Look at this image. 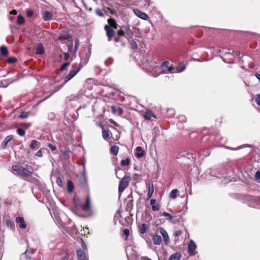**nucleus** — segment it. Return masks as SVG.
<instances>
[{"mask_svg":"<svg viewBox=\"0 0 260 260\" xmlns=\"http://www.w3.org/2000/svg\"><path fill=\"white\" fill-rule=\"evenodd\" d=\"M12 169L16 172L15 174L20 177H30L32 174V168L28 165H26L25 168L19 165H13Z\"/></svg>","mask_w":260,"mask_h":260,"instance_id":"f257e3e1","label":"nucleus"},{"mask_svg":"<svg viewBox=\"0 0 260 260\" xmlns=\"http://www.w3.org/2000/svg\"><path fill=\"white\" fill-rule=\"evenodd\" d=\"M131 181L129 176L125 175L119 182L118 186V191L120 193L122 192L124 190L128 185Z\"/></svg>","mask_w":260,"mask_h":260,"instance_id":"f03ea898","label":"nucleus"},{"mask_svg":"<svg viewBox=\"0 0 260 260\" xmlns=\"http://www.w3.org/2000/svg\"><path fill=\"white\" fill-rule=\"evenodd\" d=\"M82 67V64L80 63L78 67H76L75 64L73 65V69H72L69 74L66 77V82H68L73 78L80 70Z\"/></svg>","mask_w":260,"mask_h":260,"instance_id":"7ed1b4c3","label":"nucleus"},{"mask_svg":"<svg viewBox=\"0 0 260 260\" xmlns=\"http://www.w3.org/2000/svg\"><path fill=\"white\" fill-rule=\"evenodd\" d=\"M161 70L162 72L164 73H167L168 72L170 73H174L175 71H174V68L170 66V62L168 61H164L161 67Z\"/></svg>","mask_w":260,"mask_h":260,"instance_id":"20e7f679","label":"nucleus"},{"mask_svg":"<svg viewBox=\"0 0 260 260\" xmlns=\"http://www.w3.org/2000/svg\"><path fill=\"white\" fill-rule=\"evenodd\" d=\"M104 28L106 32V36L108 37V41H111L112 38L115 35V31L109 25H105Z\"/></svg>","mask_w":260,"mask_h":260,"instance_id":"39448f33","label":"nucleus"},{"mask_svg":"<svg viewBox=\"0 0 260 260\" xmlns=\"http://www.w3.org/2000/svg\"><path fill=\"white\" fill-rule=\"evenodd\" d=\"M197 245L193 240H191L188 245V252L190 255H194L196 253Z\"/></svg>","mask_w":260,"mask_h":260,"instance_id":"423d86ee","label":"nucleus"},{"mask_svg":"<svg viewBox=\"0 0 260 260\" xmlns=\"http://www.w3.org/2000/svg\"><path fill=\"white\" fill-rule=\"evenodd\" d=\"M15 221L20 228L25 229L26 228L27 225L23 217H17Z\"/></svg>","mask_w":260,"mask_h":260,"instance_id":"0eeeda50","label":"nucleus"},{"mask_svg":"<svg viewBox=\"0 0 260 260\" xmlns=\"http://www.w3.org/2000/svg\"><path fill=\"white\" fill-rule=\"evenodd\" d=\"M159 230L162 236L165 243L167 244L170 242V239L167 231L162 227H160Z\"/></svg>","mask_w":260,"mask_h":260,"instance_id":"6e6552de","label":"nucleus"},{"mask_svg":"<svg viewBox=\"0 0 260 260\" xmlns=\"http://www.w3.org/2000/svg\"><path fill=\"white\" fill-rule=\"evenodd\" d=\"M134 12L135 14L136 15V16H137L138 17H139L143 20H146L149 18V17L147 14L141 12L139 10H138V9L134 10Z\"/></svg>","mask_w":260,"mask_h":260,"instance_id":"1a4fd4ad","label":"nucleus"},{"mask_svg":"<svg viewBox=\"0 0 260 260\" xmlns=\"http://www.w3.org/2000/svg\"><path fill=\"white\" fill-rule=\"evenodd\" d=\"M122 27L123 28L126 37L131 38L133 36V33L131 30L130 26L129 25H122Z\"/></svg>","mask_w":260,"mask_h":260,"instance_id":"9d476101","label":"nucleus"},{"mask_svg":"<svg viewBox=\"0 0 260 260\" xmlns=\"http://www.w3.org/2000/svg\"><path fill=\"white\" fill-rule=\"evenodd\" d=\"M78 182L80 186L82 187L85 188L87 186V178L85 175H83L78 179Z\"/></svg>","mask_w":260,"mask_h":260,"instance_id":"9b49d317","label":"nucleus"},{"mask_svg":"<svg viewBox=\"0 0 260 260\" xmlns=\"http://www.w3.org/2000/svg\"><path fill=\"white\" fill-rule=\"evenodd\" d=\"M90 208V199L89 194H87L86 203L82 206V209L84 211H88Z\"/></svg>","mask_w":260,"mask_h":260,"instance_id":"f8f14e48","label":"nucleus"},{"mask_svg":"<svg viewBox=\"0 0 260 260\" xmlns=\"http://www.w3.org/2000/svg\"><path fill=\"white\" fill-rule=\"evenodd\" d=\"M53 17L52 13L48 11H44L42 12V17L45 21H48L51 19Z\"/></svg>","mask_w":260,"mask_h":260,"instance_id":"ddd939ff","label":"nucleus"},{"mask_svg":"<svg viewBox=\"0 0 260 260\" xmlns=\"http://www.w3.org/2000/svg\"><path fill=\"white\" fill-rule=\"evenodd\" d=\"M143 117L146 120H151L152 117L156 118L154 113L150 110H147L144 114Z\"/></svg>","mask_w":260,"mask_h":260,"instance_id":"4468645a","label":"nucleus"},{"mask_svg":"<svg viewBox=\"0 0 260 260\" xmlns=\"http://www.w3.org/2000/svg\"><path fill=\"white\" fill-rule=\"evenodd\" d=\"M77 254L78 260H86L85 252L81 249L77 251Z\"/></svg>","mask_w":260,"mask_h":260,"instance_id":"2eb2a0df","label":"nucleus"},{"mask_svg":"<svg viewBox=\"0 0 260 260\" xmlns=\"http://www.w3.org/2000/svg\"><path fill=\"white\" fill-rule=\"evenodd\" d=\"M154 186H153V183L151 182L149 184V189H148V193H147V200L148 199H150L153 193V192H154Z\"/></svg>","mask_w":260,"mask_h":260,"instance_id":"dca6fc26","label":"nucleus"},{"mask_svg":"<svg viewBox=\"0 0 260 260\" xmlns=\"http://www.w3.org/2000/svg\"><path fill=\"white\" fill-rule=\"evenodd\" d=\"M136 150L137 151L136 156L137 158H140L144 156V152L143 151L141 147L138 146L137 147H136Z\"/></svg>","mask_w":260,"mask_h":260,"instance_id":"f3484780","label":"nucleus"},{"mask_svg":"<svg viewBox=\"0 0 260 260\" xmlns=\"http://www.w3.org/2000/svg\"><path fill=\"white\" fill-rule=\"evenodd\" d=\"M148 228H149L148 225H147L145 223H143L142 225L139 226V232L142 234H144L147 232Z\"/></svg>","mask_w":260,"mask_h":260,"instance_id":"a211bd4d","label":"nucleus"},{"mask_svg":"<svg viewBox=\"0 0 260 260\" xmlns=\"http://www.w3.org/2000/svg\"><path fill=\"white\" fill-rule=\"evenodd\" d=\"M161 240V238L159 235H154L152 237V241L155 245H160Z\"/></svg>","mask_w":260,"mask_h":260,"instance_id":"6ab92c4d","label":"nucleus"},{"mask_svg":"<svg viewBox=\"0 0 260 260\" xmlns=\"http://www.w3.org/2000/svg\"><path fill=\"white\" fill-rule=\"evenodd\" d=\"M13 136L12 135H9L5 138L2 143V145L3 148H6L7 146L8 143L13 139Z\"/></svg>","mask_w":260,"mask_h":260,"instance_id":"aec40b11","label":"nucleus"},{"mask_svg":"<svg viewBox=\"0 0 260 260\" xmlns=\"http://www.w3.org/2000/svg\"><path fill=\"white\" fill-rule=\"evenodd\" d=\"M40 147V143L35 140H32L29 145L30 149L39 148Z\"/></svg>","mask_w":260,"mask_h":260,"instance_id":"412c9836","label":"nucleus"},{"mask_svg":"<svg viewBox=\"0 0 260 260\" xmlns=\"http://www.w3.org/2000/svg\"><path fill=\"white\" fill-rule=\"evenodd\" d=\"M71 38V36L69 34H61L59 36L57 40L59 41H64L68 40Z\"/></svg>","mask_w":260,"mask_h":260,"instance_id":"4be33fe9","label":"nucleus"},{"mask_svg":"<svg viewBox=\"0 0 260 260\" xmlns=\"http://www.w3.org/2000/svg\"><path fill=\"white\" fill-rule=\"evenodd\" d=\"M108 23L109 24V26L112 28H114V29H117L118 25L115 21V20L113 18H110L108 20Z\"/></svg>","mask_w":260,"mask_h":260,"instance_id":"5701e85b","label":"nucleus"},{"mask_svg":"<svg viewBox=\"0 0 260 260\" xmlns=\"http://www.w3.org/2000/svg\"><path fill=\"white\" fill-rule=\"evenodd\" d=\"M74 189V185L71 180H68L67 182V189L69 192H72Z\"/></svg>","mask_w":260,"mask_h":260,"instance_id":"b1692460","label":"nucleus"},{"mask_svg":"<svg viewBox=\"0 0 260 260\" xmlns=\"http://www.w3.org/2000/svg\"><path fill=\"white\" fill-rule=\"evenodd\" d=\"M119 147L118 146H113L111 147L110 151L111 153L114 155H117L119 151Z\"/></svg>","mask_w":260,"mask_h":260,"instance_id":"393cba45","label":"nucleus"},{"mask_svg":"<svg viewBox=\"0 0 260 260\" xmlns=\"http://www.w3.org/2000/svg\"><path fill=\"white\" fill-rule=\"evenodd\" d=\"M181 254L179 253H175L170 256L169 260H179Z\"/></svg>","mask_w":260,"mask_h":260,"instance_id":"a878e982","label":"nucleus"},{"mask_svg":"<svg viewBox=\"0 0 260 260\" xmlns=\"http://www.w3.org/2000/svg\"><path fill=\"white\" fill-rule=\"evenodd\" d=\"M178 190L177 189H173L170 194V197L171 199H175L178 194Z\"/></svg>","mask_w":260,"mask_h":260,"instance_id":"bb28decb","label":"nucleus"},{"mask_svg":"<svg viewBox=\"0 0 260 260\" xmlns=\"http://www.w3.org/2000/svg\"><path fill=\"white\" fill-rule=\"evenodd\" d=\"M45 51L42 44H39L37 48L36 53L38 54H43Z\"/></svg>","mask_w":260,"mask_h":260,"instance_id":"cd10ccee","label":"nucleus"},{"mask_svg":"<svg viewBox=\"0 0 260 260\" xmlns=\"http://www.w3.org/2000/svg\"><path fill=\"white\" fill-rule=\"evenodd\" d=\"M31 114V113L30 112L22 111L21 112L20 114L19 115V118H25L28 117Z\"/></svg>","mask_w":260,"mask_h":260,"instance_id":"c85d7f7f","label":"nucleus"},{"mask_svg":"<svg viewBox=\"0 0 260 260\" xmlns=\"http://www.w3.org/2000/svg\"><path fill=\"white\" fill-rule=\"evenodd\" d=\"M185 69V64L183 62H180L176 68L177 72H181L183 71Z\"/></svg>","mask_w":260,"mask_h":260,"instance_id":"c756f323","label":"nucleus"},{"mask_svg":"<svg viewBox=\"0 0 260 260\" xmlns=\"http://www.w3.org/2000/svg\"><path fill=\"white\" fill-rule=\"evenodd\" d=\"M17 22L19 25H22L25 22V19L21 15H19L17 17Z\"/></svg>","mask_w":260,"mask_h":260,"instance_id":"7c9ffc66","label":"nucleus"},{"mask_svg":"<svg viewBox=\"0 0 260 260\" xmlns=\"http://www.w3.org/2000/svg\"><path fill=\"white\" fill-rule=\"evenodd\" d=\"M0 51L4 56H6L9 53L8 49L5 46H2L0 48Z\"/></svg>","mask_w":260,"mask_h":260,"instance_id":"2f4dec72","label":"nucleus"},{"mask_svg":"<svg viewBox=\"0 0 260 260\" xmlns=\"http://www.w3.org/2000/svg\"><path fill=\"white\" fill-rule=\"evenodd\" d=\"M6 224L8 226L10 227L12 230H15V225L13 221L10 220H6Z\"/></svg>","mask_w":260,"mask_h":260,"instance_id":"473e14b6","label":"nucleus"},{"mask_svg":"<svg viewBox=\"0 0 260 260\" xmlns=\"http://www.w3.org/2000/svg\"><path fill=\"white\" fill-rule=\"evenodd\" d=\"M121 165L122 166H127L129 165L130 164V159L128 158L125 159H122L121 161Z\"/></svg>","mask_w":260,"mask_h":260,"instance_id":"72a5a7b5","label":"nucleus"},{"mask_svg":"<svg viewBox=\"0 0 260 260\" xmlns=\"http://www.w3.org/2000/svg\"><path fill=\"white\" fill-rule=\"evenodd\" d=\"M102 136L104 139H107L109 137V131L103 129L102 131Z\"/></svg>","mask_w":260,"mask_h":260,"instance_id":"f704fd0d","label":"nucleus"},{"mask_svg":"<svg viewBox=\"0 0 260 260\" xmlns=\"http://www.w3.org/2000/svg\"><path fill=\"white\" fill-rule=\"evenodd\" d=\"M117 35L119 37H123L125 36L122 26H120V29L117 30Z\"/></svg>","mask_w":260,"mask_h":260,"instance_id":"c9c22d12","label":"nucleus"},{"mask_svg":"<svg viewBox=\"0 0 260 260\" xmlns=\"http://www.w3.org/2000/svg\"><path fill=\"white\" fill-rule=\"evenodd\" d=\"M162 215L166 217L168 220H171L173 219V216L170 213L166 212H163Z\"/></svg>","mask_w":260,"mask_h":260,"instance_id":"e433bc0d","label":"nucleus"},{"mask_svg":"<svg viewBox=\"0 0 260 260\" xmlns=\"http://www.w3.org/2000/svg\"><path fill=\"white\" fill-rule=\"evenodd\" d=\"M67 82H66V78L64 79V81L63 83H62L59 86L58 88H57L56 90H55V91H54L50 95L48 96L45 99L48 98L49 96H50L52 94H53V93H54L55 92H56L58 90H59V89L61 88L64 85V84L67 83Z\"/></svg>","mask_w":260,"mask_h":260,"instance_id":"4c0bfd02","label":"nucleus"},{"mask_svg":"<svg viewBox=\"0 0 260 260\" xmlns=\"http://www.w3.org/2000/svg\"><path fill=\"white\" fill-rule=\"evenodd\" d=\"M70 62H65V63H63L62 66H61L60 68V70L61 71H63L64 70H65L66 69V68L69 66H70Z\"/></svg>","mask_w":260,"mask_h":260,"instance_id":"58836bf2","label":"nucleus"},{"mask_svg":"<svg viewBox=\"0 0 260 260\" xmlns=\"http://www.w3.org/2000/svg\"><path fill=\"white\" fill-rule=\"evenodd\" d=\"M17 61V59L15 57H10L7 59V62L9 63H14Z\"/></svg>","mask_w":260,"mask_h":260,"instance_id":"ea45409f","label":"nucleus"},{"mask_svg":"<svg viewBox=\"0 0 260 260\" xmlns=\"http://www.w3.org/2000/svg\"><path fill=\"white\" fill-rule=\"evenodd\" d=\"M131 45L133 49H136L138 48L137 43L134 40L131 41Z\"/></svg>","mask_w":260,"mask_h":260,"instance_id":"a19ab883","label":"nucleus"},{"mask_svg":"<svg viewBox=\"0 0 260 260\" xmlns=\"http://www.w3.org/2000/svg\"><path fill=\"white\" fill-rule=\"evenodd\" d=\"M255 180L260 183V171H257L255 174Z\"/></svg>","mask_w":260,"mask_h":260,"instance_id":"79ce46f5","label":"nucleus"},{"mask_svg":"<svg viewBox=\"0 0 260 260\" xmlns=\"http://www.w3.org/2000/svg\"><path fill=\"white\" fill-rule=\"evenodd\" d=\"M56 183L57 184V185L58 186H59L60 187L62 186V185H63L62 180L59 177H58L56 178Z\"/></svg>","mask_w":260,"mask_h":260,"instance_id":"37998d69","label":"nucleus"},{"mask_svg":"<svg viewBox=\"0 0 260 260\" xmlns=\"http://www.w3.org/2000/svg\"><path fill=\"white\" fill-rule=\"evenodd\" d=\"M123 233L125 236V239H127L129 235V231L128 229H124L123 231Z\"/></svg>","mask_w":260,"mask_h":260,"instance_id":"c03bdc74","label":"nucleus"},{"mask_svg":"<svg viewBox=\"0 0 260 260\" xmlns=\"http://www.w3.org/2000/svg\"><path fill=\"white\" fill-rule=\"evenodd\" d=\"M17 133L20 136H23L25 135V131L20 128L17 129Z\"/></svg>","mask_w":260,"mask_h":260,"instance_id":"a18cd8bd","label":"nucleus"},{"mask_svg":"<svg viewBox=\"0 0 260 260\" xmlns=\"http://www.w3.org/2000/svg\"><path fill=\"white\" fill-rule=\"evenodd\" d=\"M79 46V40L78 39H76V41H75V48H74L75 51H77Z\"/></svg>","mask_w":260,"mask_h":260,"instance_id":"49530a36","label":"nucleus"},{"mask_svg":"<svg viewBox=\"0 0 260 260\" xmlns=\"http://www.w3.org/2000/svg\"><path fill=\"white\" fill-rule=\"evenodd\" d=\"M33 14L34 11L32 10L29 9L26 11V15L29 17L32 16Z\"/></svg>","mask_w":260,"mask_h":260,"instance_id":"de8ad7c7","label":"nucleus"},{"mask_svg":"<svg viewBox=\"0 0 260 260\" xmlns=\"http://www.w3.org/2000/svg\"><path fill=\"white\" fill-rule=\"evenodd\" d=\"M48 146L52 151H55L56 150V146L53 145L50 143L48 144Z\"/></svg>","mask_w":260,"mask_h":260,"instance_id":"09e8293b","label":"nucleus"},{"mask_svg":"<svg viewBox=\"0 0 260 260\" xmlns=\"http://www.w3.org/2000/svg\"><path fill=\"white\" fill-rule=\"evenodd\" d=\"M96 14L99 16H104V14L100 9H97L95 11Z\"/></svg>","mask_w":260,"mask_h":260,"instance_id":"8fccbe9b","label":"nucleus"},{"mask_svg":"<svg viewBox=\"0 0 260 260\" xmlns=\"http://www.w3.org/2000/svg\"><path fill=\"white\" fill-rule=\"evenodd\" d=\"M153 211H158L159 210V206L158 205H153L152 206Z\"/></svg>","mask_w":260,"mask_h":260,"instance_id":"3c124183","label":"nucleus"},{"mask_svg":"<svg viewBox=\"0 0 260 260\" xmlns=\"http://www.w3.org/2000/svg\"><path fill=\"white\" fill-rule=\"evenodd\" d=\"M255 102L258 106H260V94L257 95L255 99Z\"/></svg>","mask_w":260,"mask_h":260,"instance_id":"603ef678","label":"nucleus"},{"mask_svg":"<svg viewBox=\"0 0 260 260\" xmlns=\"http://www.w3.org/2000/svg\"><path fill=\"white\" fill-rule=\"evenodd\" d=\"M182 234V231L181 230H178V231H175V232L174 233V235L176 237H178V236H180Z\"/></svg>","mask_w":260,"mask_h":260,"instance_id":"864d4df0","label":"nucleus"},{"mask_svg":"<svg viewBox=\"0 0 260 260\" xmlns=\"http://www.w3.org/2000/svg\"><path fill=\"white\" fill-rule=\"evenodd\" d=\"M35 155L36 156L41 157L43 156V152L41 150H39L36 153Z\"/></svg>","mask_w":260,"mask_h":260,"instance_id":"5fc2aeb1","label":"nucleus"},{"mask_svg":"<svg viewBox=\"0 0 260 260\" xmlns=\"http://www.w3.org/2000/svg\"><path fill=\"white\" fill-rule=\"evenodd\" d=\"M31 125V124L30 123H24L22 124V126L25 128H28Z\"/></svg>","mask_w":260,"mask_h":260,"instance_id":"6e6d98bb","label":"nucleus"},{"mask_svg":"<svg viewBox=\"0 0 260 260\" xmlns=\"http://www.w3.org/2000/svg\"><path fill=\"white\" fill-rule=\"evenodd\" d=\"M179 120L181 121L182 122H185L186 121V118L184 116H180L179 117Z\"/></svg>","mask_w":260,"mask_h":260,"instance_id":"4d7b16f0","label":"nucleus"},{"mask_svg":"<svg viewBox=\"0 0 260 260\" xmlns=\"http://www.w3.org/2000/svg\"><path fill=\"white\" fill-rule=\"evenodd\" d=\"M114 41L116 42V43H118V42H120L121 41V39L119 38V37L118 36H117V37H115V39H114Z\"/></svg>","mask_w":260,"mask_h":260,"instance_id":"13d9d810","label":"nucleus"},{"mask_svg":"<svg viewBox=\"0 0 260 260\" xmlns=\"http://www.w3.org/2000/svg\"><path fill=\"white\" fill-rule=\"evenodd\" d=\"M64 60H68L69 58L70 54L68 52L64 53Z\"/></svg>","mask_w":260,"mask_h":260,"instance_id":"bf43d9fd","label":"nucleus"},{"mask_svg":"<svg viewBox=\"0 0 260 260\" xmlns=\"http://www.w3.org/2000/svg\"><path fill=\"white\" fill-rule=\"evenodd\" d=\"M73 49V43L71 42L68 45V50L69 52L72 51Z\"/></svg>","mask_w":260,"mask_h":260,"instance_id":"052dcab7","label":"nucleus"},{"mask_svg":"<svg viewBox=\"0 0 260 260\" xmlns=\"http://www.w3.org/2000/svg\"><path fill=\"white\" fill-rule=\"evenodd\" d=\"M117 111L118 112L119 115H121L123 113V110H122V109L121 108L118 107Z\"/></svg>","mask_w":260,"mask_h":260,"instance_id":"680f3d73","label":"nucleus"},{"mask_svg":"<svg viewBox=\"0 0 260 260\" xmlns=\"http://www.w3.org/2000/svg\"><path fill=\"white\" fill-rule=\"evenodd\" d=\"M111 110L113 113H116V111L117 110V109H116V108L114 106H112L111 107Z\"/></svg>","mask_w":260,"mask_h":260,"instance_id":"e2e57ef3","label":"nucleus"},{"mask_svg":"<svg viewBox=\"0 0 260 260\" xmlns=\"http://www.w3.org/2000/svg\"><path fill=\"white\" fill-rule=\"evenodd\" d=\"M155 203V199H151L150 200V204L152 206L154 205Z\"/></svg>","mask_w":260,"mask_h":260,"instance_id":"0e129e2a","label":"nucleus"},{"mask_svg":"<svg viewBox=\"0 0 260 260\" xmlns=\"http://www.w3.org/2000/svg\"><path fill=\"white\" fill-rule=\"evenodd\" d=\"M255 76L257 78V79L260 81V74L255 73Z\"/></svg>","mask_w":260,"mask_h":260,"instance_id":"69168bd1","label":"nucleus"},{"mask_svg":"<svg viewBox=\"0 0 260 260\" xmlns=\"http://www.w3.org/2000/svg\"><path fill=\"white\" fill-rule=\"evenodd\" d=\"M10 14H13V15H16L17 14V11L15 10H13L11 11Z\"/></svg>","mask_w":260,"mask_h":260,"instance_id":"338daca9","label":"nucleus"},{"mask_svg":"<svg viewBox=\"0 0 260 260\" xmlns=\"http://www.w3.org/2000/svg\"><path fill=\"white\" fill-rule=\"evenodd\" d=\"M145 2L146 3L145 4V6H149L150 4H149V0H145Z\"/></svg>","mask_w":260,"mask_h":260,"instance_id":"774afa93","label":"nucleus"}]
</instances>
